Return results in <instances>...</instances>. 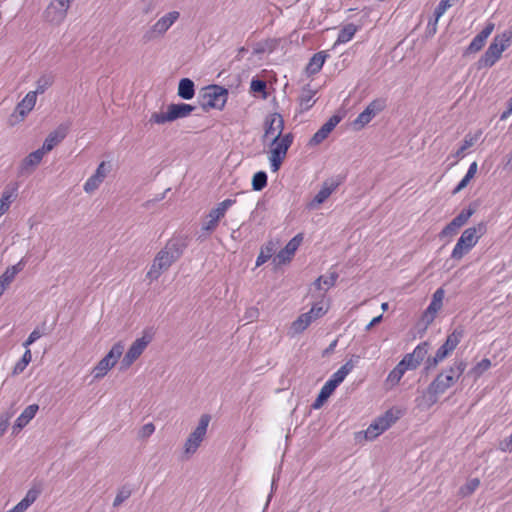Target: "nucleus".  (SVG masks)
<instances>
[{"label": "nucleus", "mask_w": 512, "mask_h": 512, "mask_svg": "<svg viewBox=\"0 0 512 512\" xmlns=\"http://www.w3.org/2000/svg\"><path fill=\"white\" fill-rule=\"evenodd\" d=\"M276 245L273 242H268L264 247L261 248V251L256 259V266L259 267L266 263L272 255L275 253Z\"/></svg>", "instance_id": "a19ab883"}, {"label": "nucleus", "mask_w": 512, "mask_h": 512, "mask_svg": "<svg viewBox=\"0 0 512 512\" xmlns=\"http://www.w3.org/2000/svg\"><path fill=\"white\" fill-rule=\"evenodd\" d=\"M209 422L210 416L203 414L199 419L197 427L189 434L183 446V454L186 458L195 454L200 447L206 436Z\"/></svg>", "instance_id": "1a4fd4ad"}, {"label": "nucleus", "mask_w": 512, "mask_h": 512, "mask_svg": "<svg viewBox=\"0 0 512 512\" xmlns=\"http://www.w3.org/2000/svg\"><path fill=\"white\" fill-rule=\"evenodd\" d=\"M485 232L486 224L484 222H480L476 226L466 228L462 232L451 252V259L461 260L476 246L479 239L485 234Z\"/></svg>", "instance_id": "7ed1b4c3"}, {"label": "nucleus", "mask_w": 512, "mask_h": 512, "mask_svg": "<svg viewBox=\"0 0 512 512\" xmlns=\"http://www.w3.org/2000/svg\"><path fill=\"white\" fill-rule=\"evenodd\" d=\"M386 108V100L377 98L371 101L367 107L356 117L353 125L356 129L365 127L372 119Z\"/></svg>", "instance_id": "ddd939ff"}, {"label": "nucleus", "mask_w": 512, "mask_h": 512, "mask_svg": "<svg viewBox=\"0 0 512 512\" xmlns=\"http://www.w3.org/2000/svg\"><path fill=\"white\" fill-rule=\"evenodd\" d=\"M42 332L39 329H34L28 336V338L24 341L23 346L26 349H29V346L36 342L38 339L42 337Z\"/></svg>", "instance_id": "13d9d810"}, {"label": "nucleus", "mask_w": 512, "mask_h": 512, "mask_svg": "<svg viewBox=\"0 0 512 512\" xmlns=\"http://www.w3.org/2000/svg\"><path fill=\"white\" fill-rule=\"evenodd\" d=\"M358 28L353 23H349L345 25L338 33L337 40L335 42V45L338 44H345L352 40L354 35L356 34Z\"/></svg>", "instance_id": "4c0bfd02"}, {"label": "nucleus", "mask_w": 512, "mask_h": 512, "mask_svg": "<svg viewBox=\"0 0 512 512\" xmlns=\"http://www.w3.org/2000/svg\"><path fill=\"white\" fill-rule=\"evenodd\" d=\"M109 171V166L106 162H101L93 175H91L86 182L84 183L83 189L86 193L91 194L95 190L99 188V186L105 180L107 173Z\"/></svg>", "instance_id": "f3484780"}, {"label": "nucleus", "mask_w": 512, "mask_h": 512, "mask_svg": "<svg viewBox=\"0 0 512 512\" xmlns=\"http://www.w3.org/2000/svg\"><path fill=\"white\" fill-rule=\"evenodd\" d=\"M314 103V92L312 90L303 91L299 98V104L301 109L307 111L313 106Z\"/></svg>", "instance_id": "de8ad7c7"}, {"label": "nucleus", "mask_w": 512, "mask_h": 512, "mask_svg": "<svg viewBox=\"0 0 512 512\" xmlns=\"http://www.w3.org/2000/svg\"><path fill=\"white\" fill-rule=\"evenodd\" d=\"M149 122L153 123V124H158V125H162V124H165L167 122H172L169 110L167 109L166 112H154V113H152L151 116H150Z\"/></svg>", "instance_id": "603ef678"}, {"label": "nucleus", "mask_w": 512, "mask_h": 512, "mask_svg": "<svg viewBox=\"0 0 512 512\" xmlns=\"http://www.w3.org/2000/svg\"><path fill=\"white\" fill-rule=\"evenodd\" d=\"M265 51H266V47L263 44H257L254 48L255 54H261V53H264Z\"/></svg>", "instance_id": "774afa93"}, {"label": "nucleus", "mask_w": 512, "mask_h": 512, "mask_svg": "<svg viewBox=\"0 0 512 512\" xmlns=\"http://www.w3.org/2000/svg\"><path fill=\"white\" fill-rule=\"evenodd\" d=\"M480 485L478 478H473L467 481L463 486L459 488V495L461 497H467L471 495Z\"/></svg>", "instance_id": "49530a36"}, {"label": "nucleus", "mask_w": 512, "mask_h": 512, "mask_svg": "<svg viewBox=\"0 0 512 512\" xmlns=\"http://www.w3.org/2000/svg\"><path fill=\"white\" fill-rule=\"evenodd\" d=\"M444 297H445V290L443 288H438L433 293L432 300L425 311V315L426 316L429 315L431 317V319L433 320L435 315L437 314V312L439 310H441V308H442Z\"/></svg>", "instance_id": "cd10ccee"}, {"label": "nucleus", "mask_w": 512, "mask_h": 512, "mask_svg": "<svg viewBox=\"0 0 512 512\" xmlns=\"http://www.w3.org/2000/svg\"><path fill=\"white\" fill-rule=\"evenodd\" d=\"M167 108L172 121L188 117L195 109L194 106L187 103L170 104Z\"/></svg>", "instance_id": "c85d7f7f"}, {"label": "nucleus", "mask_w": 512, "mask_h": 512, "mask_svg": "<svg viewBox=\"0 0 512 512\" xmlns=\"http://www.w3.org/2000/svg\"><path fill=\"white\" fill-rule=\"evenodd\" d=\"M294 140L292 133H286L280 137L268 140L270 151H269V164L270 170L276 173L280 170L283 161L286 158L287 152L291 147Z\"/></svg>", "instance_id": "39448f33"}, {"label": "nucleus", "mask_w": 512, "mask_h": 512, "mask_svg": "<svg viewBox=\"0 0 512 512\" xmlns=\"http://www.w3.org/2000/svg\"><path fill=\"white\" fill-rule=\"evenodd\" d=\"M382 320V315H379L377 317H374L366 326V330H370L373 326L380 323Z\"/></svg>", "instance_id": "69168bd1"}, {"label": "nucleus", "mask_w": 512, "mask_h": 512, "mask_svg": "<svg viewBox=\"0 0 512 512\" xmlns=\"http://www.w3.org/2000/svg\"><path fill=\"white\" fill-rule=\"evenodd\" d=\"M68 132L67 125H60L57 129L52 131L44 140L41 149L46 154L53 150L55 146H57L64 138L66 137Z\"/></svg>", "instance_id": "5701e85b"}, {"label": "nucleus", "mask_w": 512, "mask_h": 512, "mask_svg": "<svg viewBox=\"0 0 512 512\" xmlns=\"http://www.w3.org/2000/svg\"><path fill=\"white\" fill-rule=\"evenodd\" d=\"M474 214V209L472 208H466V209H463L455 218H453L452 220L454 222H456V224L461 228L462 226H464L468 220L470 219V217Z\"/></svg>", "instance_id": "864d4df0"}, {"label": "nucleus", "mask_w": 512, "mask_h": 512, "mask_svg": "<svg viewBox=\"0 0 512 512\" xmlns=\"http://www.w3.org/2000/svg\"><path fill=\"white\" fill-rule=\"evenodd\" d=\"M466 367L467 364L464 360H456L451 366L439 373L426 390L415 399L417 407L421 410H427L436 404L439 396L456 383Z\"/></svg>", "instance_id": "f257e3e1"}, {"label": "nucleus", "mask_w": 512, "mask_h": 512, "mask_svg": "<svg viewBox=\"0 0 512 512\" xmlns=\"http://www.w3.org/2000/svg\"><path fill=\"white\" fill-rule=\"evenodd\" d=\"M277 480H278V477L276 475H274L273 478H272V483H271V491H270V493H269V495L267 497V501H266L265 506H264V512L268 508V506H269V504L271 502V499L273 497V493H274V491L277 488V485H276Z\"/></svg>", "instance_id": "e2e57ef3"}, {"label": "nucleus", "mask_w": 512, "mask_h": 512, "mask_svg": "<svg viewBox=\"0 0 512 512\" xmlns=\"http://www.w3.org/2000/svg\"><path fill=\"white\" fill-rule=\"evenodd\" d=\"M155 431V426L153 423H147L142 426V428L139 431V436L142 438H146L151 436Z\"/></svg>", "instance_id": "680f3d73"}, {"label": "nucleus", "mask_w": 512, "mask_h": 512, "mask_svg": "<svg viewBox=\"0 0 512 512\" xmlns=\"http://www.w3.org/2000/svg\"><path fill=\"white\" fill-rule=\"evenodd\" d=\"M336 388L325 382L322 386L317 398L312 404L314 409H320L324 402L332 395Z\"/></svg>", "instance_id": "58836bf2"}, {"label": "nucleus", "mask_w": 512, "mask_h": 512, "mask_svg": "<svg viewBox=\"0 0 512 512\" xmlns=\"http://www.w3.org/2000/svg\"><path fill=\"white\" fill-rule=\"evenodd\" d=\"M452 5L453 2L451 0H441L434 10V20L429 21L428 26H433V30L435 31L437 22Z\"/></svg>", "instance_id": "79ce46f5"}, {"label": "nucleus", "mask_w": 512, "mask_h": 512, "mask_svg": "<svg viewBox=\"0 0 512 512\" xmlns=\"http://www.w3.org/2000/svg\"><path fill=\"white\" fill-rule=\"evenodd\" d=\"M340 121L341 118L339 116H331L312 136V138L309 141V144L312 146H316L322 143L334 130V128L338 125Z\"/></svg>", "instance_id": "6ab92c4d"}, {"label": "nucleus", "mask_w": 512, "mask_h": 512, "mask_svg": "<svg viewBox=\"0 0 512 512\" xmlns=\"http://www.w3.org/2000/svg\"><path fill=\"white\" fill-rule=\"evenodd\" d=\"M480 135H481V132H478L477 134H475L473 136L469 135V134L466 135L464 140H463V142H462V144H461V146L456 151L455 155L457 157H461L468 148H470L471 146L474 145V143L478 140Z\"/></svg>", "instance_id": "09e8293b"}, {"label": "nucleus", "mask_w": 512, "mask_h": 512, "mask_svg": "<svg viewBox=\"0 0 512 512\" xmlns=\"http://www.w3.org/2000/svg\"><path fill=\"white\" fill-rule=\"evenodd\" d=\"M227 89L218 86L210 85L203 89L201 95V106L204 109H223L227 102Z\"/></svg>", "instance_id": "f8f14e48"}, {"label": "nucleus", "mask_w": 512, "mask_h": 512, "mask_svg": "<svg viewBox=\"0 0 512 512\" xmlns=\"http://www.w3.org/2000/svg\"><path fill=\"white\" fill-rule=\"evenodd\" d=\"M400 417L398 410L389 409L377 417L363 432L366 440H374L388 430Z\"/></svg>", "instance_id": "0eeeda50"}, {"label": "nucleus", "mask_w": 512, "mask_h": 512, "mask_svg": "<svg viewBox=\"0 0 512 512\" xmlns=\"http://www.w3.org/2000/svg\"><path fill=\"white\" fill-rule=\"evenodd\" d=\"M498 449L502 452H512V434L499 442Z\"/></svg>", "instance_id": "bf43d9fd"}, {"label": "nucleus", "mask_w": 512, "mask_h": 512, "mask_svg": "<svg viewBox=\"0 0 512 512\" xmlns=\"http://www.w3.org/2000/svg\"><path fill=\"white\" fill-rule=\"evenodd\" d=\"M39 410V406L37 404H31L27 406L23 412L17 417L12 427L13 433H19L28 423L35 417L36 413Z\"/></svg>", "instance_id": "393cba45"}, {"label": "nucleus", "mask_w": 512, "mask_h": 512, "mask_svg": "<svg viewBox=\"0 0 512 512\" xmlns=\"http://www.w3.org/2000/svg\"><path fill=\"white\" fill-rule=\"evenodd\" d=\"M330 308V300L324 294L321 295L320 300L315 301L310 310L306 312L313 321L323 317Z\"/></svg>", "instance_id": "bb28decb"}, {"label": "nucleus", "mask_w": 512, "mask_h": 512, "mask_svg": "<svg viewBox=\"0 0 512 512\" xmlns=\"http://www.w3.org/2000/svg\"><path fill=\"white\" fill-rule=\"evenodd\" d=\"M511 114H512V97L508 101L507 109L501 113L500 120L504 121V120L508 119Z\"/></svg>", "instance_id": "0e129e2a"}, {"label": "nucleus", "mask_w": 512, "mask_h": 512, "mask_svg": "<svg viewBox=\"0 0 512 512\" xmlns=\"http://www.w3.org/2000/svg\"><path fill=\"white\" fill-rule=\"evenodd\" d=\"M250 88L253 92H265L266 82L260 79H253Z\"/></svg>", "instance_id": "052dcab7"}, {"label": "nucleus", "mask_w": 512, "mask_h": 512, "mask_svg": "<svg viewBox=\"0 0 512 512\" xmlns=\"http://www.w3.org/2000/svg\"><path fill=\"white\" fill-rule=\"evenodd\" d=\"M462 331L454 330L447 336L446 341L438 348L433 357H428L425 361L426 370L435 368L445 358H447L460 343Z\"/></svg>", "instance_id": "9d476101"}, {"label": "nucleus", "mask_w": 512, "mask_h": 512, "mask_svg": "<svg viewBox=\"0 0 512 512\" xmlns=\"http://www.w3.org/2000/svg\"><path fill=\"white\" fill-rule=\"evenodd\" d=\"M512 32L506 30L496 35L485 53L477 62L479 69L492 67L502 56V53L511 45Z\"/></svg>", "instance_id": "20e7f679"}, {"label": "nucleus", "mask_w": 512, "mask_h": 512, "mask_svg": "<svg viewBox=\"0 0 512 512\" xmlns=\"http://www.w3.org/2000/svg\"><path fill=\"white\" fill-rule=\"evenodd\" d=\"M153 336L145 331L140 338H137L129 347L120 362V370L126 371L142 355L147 346L151 343Z\"/></svg>", "instance_id": "9b49d317"}, {"label": "nucleus", "mask_w": 512, "mask_h": 512, "mask_svg": "<svg viewBox=\"0 0 512 512\" xmlns=\"http://www.w3.org/2000/svg\"><path fill=\"white\" fill-rule=\"evenodd\" d=\"M359 361V356H353L346 363H344L331 377L326 381L334 388H337L347 377V375L355 368Z\"/></svg>", "instance_id": "4be33fe9"}, {"label": "nucleus", "mask_w": 512, "mask_h": 512, "mask_svg": "<svg viewBox=\"0 0 512 512\" xmlns=\"http://www.w3.org/2000/svg\"><path fill=\"white\" fill-rule=\"evenodd\" d=\"M195 95L194 82L189 78H182L178 84V96L184 100H190Z\"/></svg>", "instance_id": "72a5a7b5"}, {"label": "nucleus", "mask_w": 512, "mask_h": 512, "mask_svg": "<svg viewBox=\"0 0 512 512\" xmlns=\"http://www.w3.org/2000/svg\"><path fill=\"white\" fill-rule=\"evenodd\" d=\"M302 241H303V234L302 233H298L297 235H295L285 245V247L282 250H280L278 252V254L276 255L275 259L277 260V263L278 264H285V263L290 262V260L292 259L293 255L295 254V252L297 251V249L301 245Z\"/></svg>", "instance_id": "a211bd4d"}, {"label": "nucleus", "mask_w": 512, "mask_h": 512, "mask_svg": "<svg viewBox=\"0 0 512 512\" xmlns=\"http://www.w3.org/2000/svg\"><path fill=\"white\" fill-rule=\"evenodd\" d=\"M185 244L181 239H170L154 258L153 264L147 272V277L157 280L161 274L178 260L183 254Z\"/></svg>", "instance_id": "f03ea898"}, {"label": "nucleus", "mask_w": 512, "mask_h": 512, "mask_svg": "<svg viewBox=\"0 0 512 512\" xmlns=\"http://www.w3.org/2000/svg\"><path fill=\"white\" fill-rule=\"evenodd\" d=\"M54 78L52 75H42L36 82V89L33 92H37L38 94H43L52 84Z\"/></svg>", "instance_id": "a18cd8bd"}, {"label": "nucleus", "mask_w": 512, "mask_h": 512, "mask_svg": "<svg viewBox=\"0 0 512 512\" xmlns=\"http://www.w3.org/2000/svg\"><path fill=\"white\" fill-rule=\"evenodd\" d=\"M68 10L69 7L58 5L52 0L45 10V18L49 23L58 25L65 20Z\"/></svg>", "instance_id": "b1692460"}, {"label": "nucleus", "mask_w": 512, "mask_h": 512, "mask_svg": "<svg viewBox=\"0 0 512 512\" xmlns=\"http://www.w3.org/2000/svg\"><path fill=\"white\" fill-rule=\"evenodd\" d=\"M460 227L453 220L449 222L439 233L440 239L450 238L457 234Z\"/></svg>", "instance_id": "5fc2aeb1"}, {"label": "nucleus", "mask_w": 512, "mask_h": 512, "mask_svg": "<svg viewBox=\"0 0 512 512\" xmlns=\"http://www.w3.org/2000/svg\"><path fill=\"white\" fill-rule=\"evenodd\" d=\"M13 416V412L7 411L0 415V437L4 435L10 424V419Z\"/></svg>", "instance_id": "4d7b16f0"}, {"label": "nucleus", "mask_w": 512, "mask_h": 512, "mask_svg": "<svg viewBox=\"0 0 512 512\" xmlns=\"http://www.w3.org/2000/svg\"><path fill=\"white\" fill-rule=\"evenodd\" d=\"M339 183L333 180L325 181L318 191V193L314 196V198L307 204V208L309 210H314L318 208L322 203H324L330 195L337 189Z\"/></svg>", "instance_id": "aec40b11"}, {"label": "nucleus", "mask_w": 512, "mask_h": 512, "mask_svg": "<svg viewBox=\"0 0 512 512\" xmlns=\"http://www.w3.org/2000/svg\"><path fill=\"white\" fill-rule=\"evenodd\" d=\"M32 360V354L30 349H26L22 358L15 364L13 373L14 374H20L22 373L25 368L28 366V364Z\"/></svg>", "instance_id": "8fccbe9b"}, {"label": "nucleus", "mask_w": 512, "mask_h": 512, "mask_svg": "<svg viewBox=\"0 0 512 512\" xmlns=\"http://www.w3.org/2000/svg\"><path fill=\"white\" fill-rule=\"evenodd\" d=\"M268 176L265 171H258L252 178V189L254 191H261L267 186Z\"/></svg>", "instance_id": "c03bdc74"}, {"label": "nucleus", "mask_w": 512, "mask_h": 512, "mask_svg": "<svg viewBox=\"0 0 512 512\" xmlns=\"http://www.w3.org/2000/svg\"><path fill=\"white\" fill-rule=\"evenodd\" d=\"M131 489L129 487H122L116 494V497L113 501V506L118 507L121 505L124 501H126L131 496Z\"/></svg>", "instance_id": "6e6d98bb"}, {"label": "nucleus", "mask_w": 512, "mask_h": 512, "mask_svg": "<svg viewBox=\"0 0 512 512\" xmlns=\"http://www.w3.org/2000/svg\"><path fill=\"white\" fill-rule=\"evenodd\" d=\"M54 3L58 4V5H61V6H65V7H69L71 6L72 2L74 0H53Z\"/></svg>", "instance_id": "338daca9"}, {"label": "nucleus", "mask_w": 512, "mask_h": 512, "mask_svg": "<svg viewBox=\"0 0 512 512\" xmlns=\"http://www.w3.org/2000/svg\"><path fill=\"white\" fill-rule=\"evenodd\" d=\"M495 24L488 22L485 27L472 39L466 49L467 54L479 52L485 45L487 39L494 31Z\"/></svg>", "instance_id": "412c9836"}, {"label": "nucleus", "mask_w": 512, "mask_h": 512, "mask_svg": "<svg viewBox=\"0 0 512 512\" xmlns=\"http://www.w3.org/2000/svg\"><path fill=\"white\" fill-rule=\"evenodd\" d=\"M477 172V163L472 162L465 174V176L461 179V181L457 184V186L454 188L453 193L456 194L460 192L462 189H464L470 180L475 176Z\"/></svg>", "instance_id": "37998d69"}, {"label": "nucleus", "mask_w": 512, "mask_h": 512, "mask_svg": "<svg viewBox=\"0 0 512 512\" xmlns=\"http://www.w3.org/2000/svg\"><path fill=\"white\" fill-rule=\"evenodd\" d=\"M312 322L311 316L307 313H303L292 322L290 330L294 335L300 334L304 332Z\"/></svg>", "instance_id": "e433bc0d"}, {"label": "nucleus", "mask_w": 512, "mask_h": 512, "mask_svg": "<svg viewBox=\"0 0 512 512\" xmlns=\"http://www.w3.org/2000/svg\"><path fill=\"white\" fill-rule=\"evenodd\" d=\"M41 493V490L40 488L38 487H32L30 488L24 498L19 502L17 503L24 511H26L36 500L37 498L39 497Z\"/></svg>", "instance_id": "ea45409f"}, {"label": "nucleus", "mask_w": 512, "mask_h": 512, "mask_svg": "<svg viewBox=\"0 0 512 512\" xmlns=\"http://www.w3.org/2000/svg\"><path fill=\"white\" fill-rule=\"evenodd\" d=\"M37 101V92H28L25 97L18 103L16 111L24 118L35 106Z\"/></svg>", "instance_id": "7c9ffc66"}, {"label": "nucleus", "mask_w": 512, "mask_h": 512, "mask_svg": "<svg viewBox=\"0 0 512 512\" xmlns=\"http://www.w3.org/2000/svg\"><path fill=\"white\" fill-rule=\"evenodd\" d=\"M25 263L20 260L17 264L8 267L0 276V297L4 294L7 287L12 283L16 275L22 271Z\"/></svg>", "instance_id": "a878e982"}, {"label": "nucleus", "mask_w": 512, "mask_h": 512, "mask_svg": "<svg viewBox=\"0 0 512 512\" xmlns=\"http://www.w3.org/2000/svg\"><path fill=\"white\" fill-rule=\"evenodd\" d=\"M180 12L176 10L169 11L162 15L152 26L147 29L142 40L144 43L163 38L168 30L179 20Z\"/></svg>", "instance_id": "423d86ee"}, {"label": "nucleus", "mask_w": 512, "mask_h": 512, "mask_svg": "<svg viewBox=\"0 0 512 512\" xmlns=\"http://www.w3.org/2000/svg\"><path fill=\"white\" fill-rule=\"evenodd\" d=\"M406 372L405 367L398 363L387 375L385 379L386 386L389 388L397 386Z\"/></svg>", "instance_id": "f704fd0d"}, {"label": "nucleus", "mask_w": 512, "mask_h": 512, "mask_svg": "<svg viewBox=\"0 0 512 512\" xmlns=\"http://www.w3.org/2000/svg\"><path fill=\"white\" fill-rule=\"evenodd\" d=\"M428 342L419 343L411 353H407L399 362L407 371L415 370L428 354Z\"/></svg>", "instance_id": "dca6fc26"}, {"label": "nucleus", "mask_w": 512, "mask_h": 512, "mask_svg": "<svg viewBox=\"0 0 512 512\" xmlns=\"http://www.w3.org/2000/svg\"><path fill=\"white\" fill-rule=\"evenodd\" d=\"M44 155L45 153L41 148L31 152L23 159L21 163V170L24 171L28 170L29 168L36 167L41 163Z\"/></svg>", "instance_id": "c9c22d12"}, {"label": "nucleus", "mask_w": 512, "mask_h": 512, "mask_svg": "<svg viewBox=\"0 0 512 512\" xmlns=\"http://www.w3.org/2000/svg\"><path fill=\"white\" fill-rule=\"evenodd\" d=\"M16 188H5L0 197V217L7 213L16 199Z\"/></svg>", "instance_id": "473e14b6"}, {"label": "nucleus", "mask_w": 512, "mask_h": 512, "mask_svg": "<svg viewBox=\"0 0 512 512\" xmlns=\"http://www.w3.org/2000/svg\"><path fill=\"white\" fill-rule=\"evenodd\" d=\"M328 54L326 51H320L315 53L309 60L306 66V72L309 75L317 74L323 67Z\"/></svg>", "instance_id": "c756f323"}, {"label": "nucleus", "mask_w": 512, "mask_h": 512, "mask_svg": "<svg viewBox=\"0 0 512 512\" xmlns=\"http://www.w3.org/2000/svg\"><path fill=\"white\" fill-rule=\"evenodd\" d=\"M284 130V119L279 113H271L266 116L264 120V134L262 142L268 143V140L280 137Z\"/></svg>", "instance_id": "4468645a"}, {"label": "nucleus", "mask_w": 512, "mask_h": 512, "mask_svg": "<svg viewBox=\"0 0 512 512\" xmlns=\"http://www.w3.org/2000/svg\"><path fill=\"white\" fill-rule=\"evenodd\" d=\"M491 367V361L488 358L482 359L470 371L475 378L480 377L485 371Z\"/></svg>", "instance_id": "3c124183"}, {"label": "nucleus", "mask_w": 512, "mask_h": 512, "mask_svg": "<svg viewBox=\"0 0 512 512\" xmlns=\"http://www.w3.org/2000/svg\"><path fill=\"white\" fill-rule=\"evenodd\" d=\"M338 279V274L336 272H331L328 275H321L319 276L314 282L313 286L317 290H323L324 295L325 293L332 288Z\"/></svg>", "instance_id": "2f4dec72"}, {"label": "nucleus", "mask_w": 512, "mask_h": 512, "mask_svg": "<svg viewBox=\"0 0 512 512\" xmlns=\"http://www.w3.org/2000/svg\"><path fill=\"white\" fill-rule=\"evenodd\" d=\"M235 202L234 199H225L218 203L217 206L209 212L207 221L202 226V230L207 234L213 232L218 226L220 219L225 216L228 209L234 205Z\"/></svg>", "instance_id": "2eb2a0df"}, {"label": "nucleus", "mask_w": 512, "mask_h": 512, "mask_svg": "<svg viewBox=\"0 0 512 512\" xmlns=\"http://www.w3.org/2000/svg\"><path fill=\"white\" fill-rule=\"evenodd\" d=\"M124 352L122 342L115 343L109 352L93 367L92 375L95 380L104 378L108 372L116 365Z\"/></svg>", "instance_id": "6e6552de"}]
</instances>
